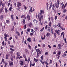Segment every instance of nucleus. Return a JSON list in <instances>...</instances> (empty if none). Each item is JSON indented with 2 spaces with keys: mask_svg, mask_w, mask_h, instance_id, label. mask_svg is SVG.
<instances>
[{
  "mask_svg": "<svg viewBox=\"0 0 67 67\" xmlns=\"http://www.w3.org/2000/svg\"><path fill=\"white\" fill-rule=\"evenodd\" d=\"M39 14L37 15V17L39 20V21L40 22L41 25H42V21L44 20L43 14H44V11L43 10H41Z\"/></svg>",
  "mask_w": 67,
  "mask_h": 67,
  "instance_id": "obj_1",
  "label": "nucleus"
},
{
  "mask_svg": "<svg viewBox=\"0 0 67 67\" xmlns=\"http://www.w3.org/2000/svg\"><path fill=\"white\" fill-rule=\"evenodd\" d=\"M21 3L20 2H18V4L17 5V8L20 9V7L21 6Z\"/></svg>",
  "mask_w": 67,
  "mask_h": 67,
  "instance_id": "obj_2",
  "label": "nucleus"
},
{
  "mask_svg": "<svg viewBox=\"0 0 67 67\" xmlns=\"http://www.w3.org/2000/svg\"><path fill=\"white\" fill-rule=\"evenodd\" d=\"M9 66H10V67H12V66H13L14 64H13V62H9Z\"/></svg>",
  "mask_w": 67,
  "mask_h": 67,
  "instance_id": "obj_3",
  "label": "nucleus"
},
{
  "mask_svg": "<svg viewBox=\"0 0 67 67\" xmlns=\"http://www.w3.org/2000/svg\"><path fill=\"white\" fill-rule=\"evenodd\" d=\"M55 6L56 7V8H58L59 7V4L57 3V2L55 4Z\"/></svg>",
  "mask_w": 67,
  "mask_h": 67,
  "instance_id": "obj_4",
  "label": "nucleus"
},
{
  "mask_svg": "<svg viewBox=\"0 0 67 67\" xmlns=\"http://www.w3.org/2000/svg\"><path fill=\"white\" fill-rule=\"evenodd\" d=\"M20 65H21V66H23V65L24 64V62L22 60L20 61Z\"/></svg>",
  "mask_w": 67,
  "mask_h": 67,
  "instance_id": "obj_5",
  "label": "nucleus"
},
{
  "mask_svg": "<svg viewBox=\"0 0 67 67\" xmlns=\"http://www.w3.org/2000/svg\"><path fill=\"white\" fill-rule=\"evenodd\" d=\"M31 40V38L29 37L27 39V41H28L29 42H30V43H31V42H32V41Z\"/></svg>",
  "mask_w": 67,
  "mask_h": 67,
  "instance_id": "obj_6",
  "label": "nucleus"
},
{
  "mask_svg": "<svg viewBox=\"0 0 67 67\" xmlns=\"http://www.w3.org/2000/svg\"><path fill=\"white\" fill-rule=\"evenodd\" d=\"M26 17L28 21H30V20L31 19V18H30V15H27L26 16Z\"/></svg>",
  "mask_w": 67,
  "mask_h": 67,
  "instance_id": "obj_7",
  "label": "nucleus"
},
{
  "mask_svg": "<svg viewBox=\"0 0 67 67\" xmlns=\"http://www.w3.org/2000/svg\"><path fill=\"white\" fill-rule=\"evenodd\" d=\"M29 12V14H31V12H33V10H32V7H31L30 8V9Z\"/></svg>",
  "mask_w": 67,
  "mask_h": 67,
  "instance_id": "obj_8",
  "label": "nucleus"
},
{
  "mask_svg": "<svg viewBox=\"0 0 67 67\" xmlns=\"http://www.w3.org/2000/svg\"><path fill=\"white\" fill-rule=\"evenodd\" d=\"M28 25L29 27H31L32 26V23H29Z\"/></svg>",
  "mask_w": 67,
  "mask_h": 67,
  "instance_id": "obj_9",
  "label": "nucleus"
},
{
  "mask_svg": "<svg viewBox=\"0 0 67 67\" xmlns=\"http://www.w3.org/2000/svg\"><path fill=\"white\" fill-rule=\"evenodd\" d=\"M10 56V54H8V53L6 55V59H8V57Z\"/></svg>",
  "mask_w": 67,
  "mask_h": 67,
  "instance_id": "obj_10",
  "label": "nucleus"
},
{
  "mask_svg": "<svg viewBox=\"0 0 67 67\" xmlns=\"http://www.w3.org/2000/svg\"><path fill=\"white\" fill-rule=\"evenodd\" d=\"M0 19L1 20H3V19H4V17H3V15H1V16L0 17Z\"/></svg>",
  "mask_w": 67,
  "mask_h": 67,
  "instance_id": "obj_11",
  "label": "nucleus"
},
{
  "mask_svg": "<svg viewBox=\"0 0 67 67\" xmlns=\"http://www.w3.org/2000/svg\"><path fill=\"white\" fill-rule=\"evenodd\" d=\"M61 46H62V45H61V44H58V48H59V49H60V48L61 49V47H61Z\"/></svg>",
  "mask_w": 67,
  "mask_h": 67,
  "instance_id": "obj_12",
  "label": "nucleus"
},
{
  "mask_svg": "<svg viewBox=\"0 0 67 67\" xmlns=\"http://www.w3.org/2000/svg\"><path fill=\"white\" fill-rule=\"evenodd\" d=\"M38 60V59H35V58H34V62H35L36 63Z\"/></svg>",
  "mask_w": 67,
  "mask_h": 67,
  "instance_id": "obj_13",
  "label": "nucleus"
},
{
  "mask_svg": "<svg viewBox=\"0 0 67 67\" xmlns=\"http://www.w3.org/2000/svg\"><path fill=\"white\" fill-rule=\"evenodd\" d=\"M25 52L26 53V54H29V51L25 49Z\"/></svg>",
  "mask_w": 67,
  "mask_h": 67,
  "instance_id": "obj_14",
  "label": "nucleus"
},
{
  "mask_svg": "<svg viewBox=\"0 0 67 67\" xmlns=\"http://www.w3.org/2000/svg\"><path fill=\"white\" fill-rule=\"evenodd\" d=\"M16 34L18 36H20V33L18 32V31H16Z\"/></svg>",
  "mask_w": 67,
  "mask_h": 67,
  "instance_id": "obj_15",
  "label": "nucleus"
},
{
  "mask_svg": "<svg viewBox=\"0 0 67 67\" xmlns=\"http://www.w3.org/2000/svg\"><path fill=\"white\" fill-rule=\"evenodd\" d=\"M3 11V8H2L0 9V14L2 13V12Z\"/></svg>",
  "mask_w": 67,
  "mask_h": 67,
  "instance_id": "obj_16",
  "label": "nucleus"
},
{
  "mask_svg": "<svg viewBox=\"0 0 67 67\" xmlns=\"http://www.w3.org/2000/svg\"><path fill=\"white\" fill-rule=\"evenodd\" d=\"M33 22L34 23H37V22H38V21L36 19H34V20H33Z\"/></svg>",
  "mask_w": 67,
  "mask_h": 67,
  "instance_id": "obj_17",
  "label": "nucleus"
},
{
  "mask_svg": "<svg viewBox=\"0 0 67 67\" xmlns=\"http://www.w3.org/2000/svg\"><path fill=\"white\" fill-rule=\"evenodd\" d=\"M17 56H19L20 57V53L19 52H18L16 53Z\"/></svg>",
  "mask_w": 67,
  "mask_h": 67,
  "instance_id": "obj_18",
  "label": "nucleus"
},
{
  "mask_svg": "<svg viewBox=\"0 0 67 67\" xmlns=\"http://www.w3.org/2000/svg\"><path fill=\"white\" fill-rule=\"evenodd\" d=\"M55 4H53L52 5V10H54V9H55Z\"/></svg>",
  "mask_w": 67,
  "mask_h": 67,
  "instance_id": "obj_19",
  "label": "nucleus"
},
{
  "mask_svg": "<svg viewBox=\"0 0 67 67\" xmlns=\"http://www.w3.org/2000/svg\"><path fill=\"white\" fill-rule=\"evenodd\" d=\"M51 19L52 22H53V21L54 20V17H53V16H51Z\"/></svg>",
  "mask_w": 67,
  "mask_h": 67,
  "instance_id": "obj_20",
  "label": "nucleus"
},
{
  "mask_svg": "<svg viewBox=\"0 0 67 67\" xmlns=\"http://www.w3.org/2000/svg\"><path fill=\"white\" fill-rule=\"evenodd\" d=\"M46 5L47 7V9L48 10V3H46Z\"/></svg>",
  "mask_w": 67,
  "mask_h": 67,
  "instance_id": "obj_21",
  "label": "nucleus"
},
{
  "mask_svg": "<svg viewBox=\"0 0 67 67\" xmlns=\"http://www.w3.org/2000/svg\"><path fill=\"white\" fill-rule=\"evenodd\" d=\"M36 51L37 53H39V52L41 53V51L40 50V49H37L36 50Z\"/></svg>",
  "mask_w": 67,
  "mask_h": 67,
  "instance_id": "obj_22",
  "label": "nucleus"
},
{
  "mask_svg": "<svg viewBox=\"0 0 67 67\" xmlns=\"http://www.w3.org/2000/svg\"><path fill=\"white\" fill-rule=\"evenodd\" d=\"M40 62L42 64H43L44 65V64L45 63V61H43L42 60H40Z\"/></svg>",
  "mask_w": 67,
  "mask_h": 67,
  "instance_id": "obj_23",
  "label": "nucleus"
},
{
  "mask_svg": "<svg viewBox=\"0 0 67 67\" xmlns=\"http://www.w3.org/2000/svg\"><path fill=\"white\" fill-rule=\"evenodd\" d=\"M4 36H5V37H9V35L6 34H4Z\"/></svg>",
  "mask_w": 67,
  "mask_h": 67,
  "instance_id": "obj_24",
  "label": "nucleus"
},
{
  "mask_svg": "<svg viewBox=\"0 0 67 67\" xmlns=\"http://www.w3.org/2000/svg\"><path fill=\"white\" fill-rule=\"evenodd\" d=\"M55 33H56L58 35H60L59 34V32H58V30H55Z\"/></svg>",
  "mask_w": 67,
  "mask_h": 67,
  "instance_id": "obj_25",
  "label": "nucleus"
},
{
  "mask_svg": "<svg viewBox=\"0 0 67 67\" xmlns=\"http://www.w3.org/2000/svg\"><path fill=\"white\" fill-rule=\"evenodd\" d=\"M9 53L11 55H13V51H10L9 52Z\"/></svg>",
  "mask_w": 67,
  "mask_h": 67,
  "instance_id": "obj_26",
  "label": "nucleus"
},
{
  "mask_svg": "<svg viewBox=\"0 0 67 67\" xmlns=\"http://www.w3.org/2000/svg\"><path fill=\"white\" fill-rule=\"evenodd\" d=\"M61 23H59L58 24V25H59V27H60V28H61V27H62L61 26Z\"/></svg>",
  "mask_w": 67,
  "mask_h": 67,
  "instance_id": "obj_27",
  "label": "nucleus"
},
{
  "mask_svg": "<svg viewBox=\"0 0 67 67\" xmlns=\"http://www.w3.org/2000/svg\"><path fill=\"white\" fill-rule=\"evenodd\" d=\"M5 12L6 13H7V12H8V10L7 8H5Z\"/></svg>",
  "mask_w": 67,
  "mask_h": 67,
  "instance_id": "obj_28",
  "label": "nucleus"
},
{
  "mask_svg": "<svg viewBox=\"0 0 67 67\" xmlns=\"http://www.w3.org/2000/svg\"><path fill=\"white\" fill-rule=\"evenodd\" d=\"M34 30L36 31H37L38 30V28L37 27H36L34 28Z\"/></svg>",
  "mask_w": 67,
  "mask_h": 67,
  "instance_id": "obj_29",
  "label": "nucleus"
},
{
  "mask_svg": "<svg viewBox=\"0 0 67 67\" xmlns=\"http://www.w3.org/2000/svg\"><path fill=\"white\" fill-rule=\"evenodd\" d=\"M49 35H50V34L48 32L46 34V36L47 37H48L49 36Z\"/></svg>",
  "mask_w": 67,
  "mask_h": 67,
  "instance_id": "obj_30",
  "label": "nucleus"
},
{
  "mask_svg": "<svg viewBox=\"0 0 67 67\" xmlns=\"http://www.w3.org/2000/svg\"><path fill=\"white\" fill-rule=\"evenodd\" d=\"M51 25H52V22L50 21L49 23V26L51 27Z\"/></svg>",
  "mask_w": 67,
  "mask_h": 67,
  "instance_id": "obj_31",
  "label": "nucleus"
},
{
  "mask_svg": "<svg viewBox=\"0 0 67 67\" xmlns=\"http://www.w3.org/2000/svg\"><path fill=\"white\" fill-rule=\"evenodd\" d=\"M41 54V52H39V53H37V57H38L39 56V54Z\"/></svg>",
  "mask_w": 67,
  "mask_h": 67,
  "instance_id": "obj_32",
  "label": "nucleus"
},
{
  "mask_svg": "<svg viewBox=\"0 0 67 67\" xmlns=\"http://www.w3.org/2000/svg\"><path fill=\"white\" fill-rule=\"evenodd\" d=\"M28 46L30 49H31L32 47H31V46L30 44H28Z\"/></svg>",
  "mask_w": 67,
  "mask_h": 67,
  "instance_id": "obj_33",
  "label": "nucleus"
},
{
  "mask_svg": "<svg viewBox=\"0 0 67 67\" xmlns=\"http://www.w3.org/2000/svg\"><path fill=\"white\" fill-rule=\"evenodd\" d=\"M9 50L10 51H12L14 52V49H12V48H10Z\"/></svg>",
  "mask_w": 67,
  "mask_h": 67,
  "instance_id": "obj_34",
  "label": "nucleus"
},
{
  "mask_svg": "<svg viewBox=\"0 0 67 67\" xmlns=\"http://www.w3.org/2000/svg\"><path fill=\"white\" fill-rule=\"evenodd\" d=\"M23 6L24 9H25V10H26V9H27V7H26L25 5H24Z\"/></svg>",
  "mask_w": 67,
  "mask_h": 67,
  "instance_id": "obj_35",
  "label": "nucleus"
},
{
  "mask_svg": "<svg viewBox=\"0 0 67 67\" xmlns=\"http://www.w3.org/2000/svg\"><path fill=\"white\" fill-rule=\"evenodd\" d=\"M10 16L11 17V19H12V20H13V21H14V20H13V15H11Z\"/></svg>",
  "mask_w": 67,
  "mask_h": 67,
  "instance_id": "obj_36",
  "label": "nucleus"
},
{
  "mask_svg": "<svg viewBox=\"0 0 67 67\" xmlns=\"http://www.w3.org/2000/svg\"><path fill=\"white\" fill-rule=\"evenodd\" d=\"M58 54L60 55V54H61V51H59L58 52Z\"/></svg>",
  "mask_w": 67,
  "mask_h": 67,
  "instance_id": "obj_37",
  "label": "nucleus"
},
{
  "mask_svg": "<svg viewBox=\"0 0 67 67\" xmlns=\"http://www.w3.org/2000/svg\"><path fill=\"white\" fill-rule=\"evenodd\" d=\"M44 30V27H43L42 29L40 30V32H42Z\"/></svg>",
  "mask_w": 67,
  "mask_h": 67,
  "instance_id": "obj_38",
  "label": "nucleus"
},
{
  "mask_svg": "<svg viewBox=\"0 0 67 67\" xmlns=\"http://www.w3.org/2000/svg\"><path fill=\"white\" fill-rule=\"evenodd\" d=\"M25 16L24 15H23L21 16V18L23 19V18H25Z\"/></svg>",
  "mask_w": 67,
  "mask_h": 67,
  "instance_id": "obj_39",
  "label": "nucleus"
},
{
  "mask_svg": "<svg viewBox=\"0 0 67 67\" xmlns=\"http://www.w3.org/2000/svg\"><path fill=\"white\" fill-rule=\"evenodd\" d=\"M56 35H57V34L55 33H54V38H56Z\"/></svg>",
  "mask_w": 67,
  "mask_h": 67,
  "instance_id": "obj_40",
  "label": "nucleus"
},
{
  "mask_svg": "<svg viewBox=\"0 0 67 67\" xmlns=\"http://www.w3.org/2000/svg\"><path fill=\"white\" fill-rule=\"evenodd\" d=\"M23 57L25 59V58L26 57V55H25V54H24L23 55Z\"/></svg>",
  "mask_w": 67,
  "mask_h": 67,
  "instance_id": "obj_41",
  "label": "nucleus"
},
{
  "mask_svg": "<svg viewBox=\"0 0 67 67\" xmlns=\"http://www.w3.org/2000/svg\"><path fill=\"white\" fill-rule=\"evenodd\" d=\"M31 30V29H28L27 30V32H30V31Z\"/></svg>",
  "mask_w": 67,
  "mask_h": 67,
  "instance_id": "obj_42",
  "label": "nucleus"
},
{
  "mask_svg": "<svg viewBox=\"0 0 67 67\" xmlns=\"http://www.w3.org/2000/svg\"><path fill=\"white\" fill-rule=\"evenodd\" d=\"M2 62L3 63V64H4L5 63V62L4 61V59H2Z\"/></svg>",
  "mask_w": 67,
  "mask_h": 67,
  "instance_id": "obj_43",
  "label": "nucleus"
},
{
  "mask_svg": "<svg viewBox=\"0 0 67 67\" xmlns=\"http://www.w3.org/2000/svg\"><path fill=\"white\" fill-rule=\"evenodd\" d=\"M57 19V16L55 15L54 18V20H56Z\"/></svg>",
  "mask_w": 67,
  "mask_h": 67,
  "instance_id": "obj_44",
  "label": "nucleus"
},
{
  "mask_svg": "<svg viewBox=\"0 0 67 67\" xmlns=\"http://www.w3.org/2000/svg\"><path fill=\"white\" fill-rule=\"evenodd\" d=\"M5 5H4V3H3V4H2V8H3V9L4 8V6Z\"/></svg>",
  "mask_w": 67,
  "mask_h": 67,
  "instance_id": "obj_45",
  "label": "nucleus"
},
{
  "mask_svg": "<svg viewBox=\"0 0 67 67\" xmlns=\"http://www.w3.org/2000/svg\"><path fill=\"white\" fill-rule=\"evenodd\" d=\"M41 59L42 60H43V55H42L41 57Z\"/></svg>",
  "mask_w": 67,
  "mask_h": 67,
  "instance_id": "obj_46",
  "label": "nucleus"
},
{
  "mask_svg": "<svg viewBox=\"0 0 67 67\" xmlns=\"http://www.w3.org/2000/svg\"><path fill=\"white\" fill-rule=\"evenodd\" d=\"M10 47L13 48L14 47V46L13 45H10Z\"/></svg>",
  "mask_w": 67,
  "mask_h": 67,
  "instance_id": "obj_47",
  "label": "nucleus"
},
{
  "mask_svg": "<svg viewBox=\"0 0 67 67\" xmlns=\"http://www.w3.org/2000/svg\"><path fill=\"white\" fill-rule=\"evenodd\" d=\"M23 24H25V19H23Z\"/></svg>",
  "mask_w": 67,
  "mask_h": 67,
  "instance_id": "obj_48",
  "label": "nucleus"
},
{
  "mask_svg": "<svg viewBox=\"0 0 67 67\" xmlns=\"http://www.w3.org/2000/svg\"><path fill=\"white\" fill-rule=\"evenodd\" d=\"M48 25H46L45 27V30H47V28H48Z\"/></svg>",
  "mask_w": 67,
  "mask_h": 67,
  "instance_id": "obj_49",
  "label": "nucleus"
},
{
  "mask_svg": "<svg viewBox=\"0 0 67 67\" xmlns=\"http://www.w3.org/2000/svg\"><path fill=\"white\" fill-rule=\"evenodd\" d=\"M31 32H32V33H34L35 32V31L34 30H33V29H31Z\"/></svg>",
  "mask_w": 67,
  "mask_h": 67,
  "instance_id": "obj_50",
  "label": "nucleus"
},
{
  "mask_svg": "<svg viewBox=\"0 0 67 67\" xmlns=\"http://www.w3.org/2000/svg\"><path fill=\"white\" fill-rule=\"evenodd\" d=\"M11 61L12 62L13 61L14 59H13V57H12L10 59Z\"/></svg>",
  "mask_w": 67,
  "mask_h": 67,
  "instance_id": "obj_51",
  "label": "nucleus"
},
{
  "mask_svg": "<svg viewBox=\"0 0 67 67\" xmlns=\"http://www.w3.org/2000/svg\"><path fill=\"white\" fill-rule=\"evenodd\" d=\"M4 39L6 41H8V39L7 38V37H4Z\"/></svg>",
  "mask_w": 67,
  "mask_h": 67,
  "instance_id": "obj_52",
  "label": "nucleus"
},
{
  "mask_svg": "<svg viewBox=\"0 0 67 67\" xmlns=\"http://www.w3.org/2000/svg\"><path fill=\"white\" fill-rule=\"evenodd\" d=\"M44 63H45V64H46V65H49L48 63H47L45 61V62Z\"/></svg>",
  "mask_w": 67,
  "mask_h": 67,
  "instance_id": "obj_53",
  "label": "nucleus"
},
{
  "mask_svg": "<svg viewBox=\"0 0 67 67\" xmlns=\"http://www.w3.org/2000/svg\"><path fill=\"white\" fill-rule=\"evenodd\" d=\"M12 7H10L9 8V10H10V11H11V10H12Z\"/></svg>",
  "mask_w": 67,
  "mask_h": 67,
  "instance_id": "obj_54",
  "label": "nucleus"
},
{
  "mask_svg": "<svg viewBox=\"0 0 67 67\" xmlns=\"http://www.w3.org/2000/svg\"><path fill=\"white\" fill-rule=\"evenodd\" d=\"M6 23H10V21H9V20H6Z\"/></svg>",
  "mask_w": 67,
  "mask_h": 67,
  "instance_id": "obj_55",
  "label": "nucleus"
},
{
  "mask_svg": "<svg viewBox=\"0 0 67 67\" xmlns=\"http://www.w3.org/2000/svg\"><path fill=\"white\" fill-rule=\"evenodd\" d=\"M50 62L49 63V64H52L53 62V60H50Z\"/></svg>",
  "mask_w": 67,
  "mask_h": 67,
  "instance_id": "obj_56",
  "label": "nucleus"
},
{
  "mask_svg": "<svg viewBox=\"0 0 67 67\" xmlns=\"http://www.w3.org/2000/svg\"><path fill=\"white\" fill-rule=\"evenodd\" d=\"M2 2L0 1V6H1V5L2 4Z\"/></svg>",
  "mask_w": 67,
  "mask_h": 67,
  "instance_id": "obj_57",
  "label": "nucleus"
},
{
  "mask_svg": "<svg viewBox=\"0 0 67 67\" xmlns=\"http://www.w3.org/2000/svg\"><path fill=\"white\" fill-rule=\"evenodd\" d=\"M45 55H48V52H46L45 53Z\"/></svg>",
  "mask_w": 67,
  "mask_h": 67,
  "instance_id": "obj_58",
  "label": "nucleus"
},
{
  "mask_svg": "<svg viewBox=\"0 0 67 67\" xmlns=\"http://www.w3.org/2000/svg\"><path fill=\"white\" fill-rule=\"evenodd\" d=\"M28 62H29V61H30V57H29L28 59Z\"/></svg>",
  "mask_w": 67,
  "mask_h": 67,
  "instance_id": "obj_59",
  "label": "nucleus"
},
{
  "mask_svg": "<svg viewBox=\"0 0 67 67\" xmlns=\"http://www.w3.org/2000/svg\"><path fill=\"white\" fill-rule=\"evenodd\" d=\"M26 25H25L24 27V29H26Z\"/></svg>",
  "mask_w": 67,
  "mask_h": 67,
  "instance_id": "obj_60",
  "label": "nucleus"
},
{
  "mask_svg": "<svg viewBox=\"0 0 67 67\" xmlns=\"http://www.w3.org/2000/svg\"><path fill=\"white\" fill-rule=\"evenodd\" d=\"M66 11H67V10L66 9H65L63 10V12L64 13H65Z\"/></svg>",
  "mask_w": 67,
  "mask_h": 67,
  "instance_id": "obj_61",
  "label": "nucleus"
},
{
  "mask_svg": "<svg viewBox=\"0 0 67 67\" xmlns=\"http://www.w3.org/2000/svg\"><path fill=\"white\" fill-rule=\"evenodd\" d=\"M32 62L30 61V67L32 66Z\"/></svg>",
  "mask_w": 67,
  "mask_h": 67,
  "instance_id": "obj_62",
  "label": "nucleus"
},
{
  "mask_svg": "<svg viewBox=\"0 0 67 67\" xmlns=\"http://www.w3.org/2000/svg\"><path fill=\"white\" fill-rule=\"evenodd\" d=\"M4 41H3L2 42V44L3 45V46H4Z\"/></svg>",
  "mask_w": 67,
  "mask_h": 67,
  "instance_id": "obj_63",
  "label": "nucleus"
},
{
  "mask_svg": "<svg viewBox=\"0 0 67 67\" xmlns=\"http://www.w3.org/2000/svg\"><path fill=\"white\" fill-rule=\"evenodd\" d=\"M35 63L32 64L31 66H35Z\"/></svg>",
  "mask_w": 67,
  "mask_h": 67,
  "instance_id": "obj_64",
  "label": "nucleus"
}]
</instances>
